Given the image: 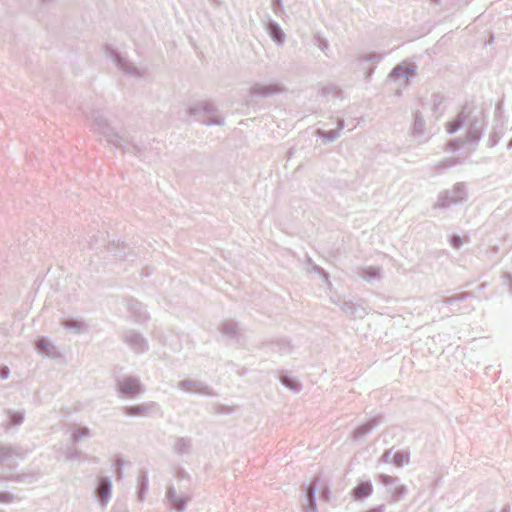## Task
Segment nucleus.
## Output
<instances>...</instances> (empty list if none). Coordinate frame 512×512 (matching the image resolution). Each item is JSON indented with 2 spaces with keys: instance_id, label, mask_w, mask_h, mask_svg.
Wrapping results in <instances>:
<instances>
[{
  "instance_id": "1",
  "label": "nucleus",
  "mask_w": 512,
  "mask_h": 512,
  "mask_svg": "<svg viewBox=\"0 0 512 512\" xmlns=\"http://www.w3.org/2000/svg\"><path fill=\"white\" fill-rule=\"evenodd\" d=\"M82 112L91 130L102 135L108 144L121 149L123 153H131L138 158L143 157L144 148L128 134L117 132L100 110L82 108Z\"/></svg>"
},
{
  "instance_id": "2",
  "label": "nucleus",
  "mask_w": 512,
  "mask_h": 512,
  "mask_svg": "<svg viewBox=\"0 0 512 512\" xmlns=\"http://www.w3.org/2000/svg\"><path fill=\"white\" fill-rule=\"evenodd\" d=\"M215 112V107L211 102L205 101L189 107L186 110L187 117H194L196 121L211 126V125H222L224 123L223 118L210 114Z\"/></svg>"
},
{
  "instance_id": "3",
  "label": "nucleus",
  "mask_w": 512,
  "mask_h": 512,
  "mask_svg": "<svg viewBox=\"0 0 512 512\" xmlns=\"http://www.w3.org/2000/svg\"><path fill=\"white\" fill-rule=\"evenodd\" d=\"M467 199V191L463 182L456 183L452 189L441 192L435 204V208H448L464 202Z\"/></svg>"
},
{
  "instance_id": "4",
  "label": "nucleus",
  "mask_w": 512,
  "mask_h": 512,
  "mask_svg": "<svg viewBox=\"0 0 512 512\" xmlns=\"http://www.w3.org/2000/svg\"><path fill=\"white\" fill-rule=\"evenodd\" d=\"M105 54L109 57L122 72L133 76V77H141L143 76V72L136 67L127 57L118 52L111 45L105 46Z\"/></svg>"
},
{
  "instance_id": "5",
  "label": "nucleus",
  "mask_w": 512,
  "mask_h": 512,
  "mask_svg": "<svg viewBox=\"0 0 512 512\" xmlns=\"http://www.w3.org/2000/svg\"><path fill=\"white\" fill-rule=\"evenodd\" d=\"M117 391L121 397L133 399L143 394L145 389L138 378L129 376L118 381Z\"/></svg>"
},
{
  "instance_id": "6",
  "label": "nucleus",
  "mask_w": 512,
  "mask_h": 512,
  "mask_svg": "<svg viewBox=\"0 0 512 512\" xmlns=\"http://www.w3.org/2000/svg\"><path fill=\"white\" fill-rule=\"evenodd\" d=\"M122 412L130 417H148L160 413V406L158 403L150 401L133 406H124Z\"/></svg>"
},
{
  "instance_id": "7",
  "label": "nucleus",
  "mask_w": 512,
  "mask_h": 512,
  "mask_svg": "<svg viewBox=\"0 0 512 512\" xmlns=\"http://www.w3.org/2000/svg\"><path fill=\"white\" fill-rule=\"evenodd\" d=\"M122 340L134 353L143 354L149 350V343L147 339L135 330H127L124 332Z\"/></svg>"
},
{
  "instance_id": "8",
  "label": "nucleus",
  "mask_w": 512,
  "mask_h": 512,
  "mask_svg": "<svg viewBox=\"0 0 512 512\" xmlns=\"http://www.w3.org/2000/svg\"><path fill=\"white\" fill-rule=\"evenodd\" d=\"M177 387L188 393H196L206 396H216L213 388L209 387L205 382L199 380L185 379L180 381Z\"/></svg>"
},
{
  "instance_id": "9",
  "label": "nucleus",
  "mask_w": 512,
  "mask_h": 512,
  "mask_svg": "<svg viewBox=\"0 0 512 512\" xmlns=\"http://www.w3.org/2000/svg\"><path fill=\"white\" fill-rule=\"evenodd\" d=\"M165 498L171 505L172 509L176 512H184L188 503L191 501V496L189 494L178 495L176 488L173 485H169L166 488Z\"/></svg>"
},
{
  "instance_id": "10",
  "label": "nucleus",
  "mask_w": 512,
  "mask_h": 512,
  "mask_svg": "<svg viewBox=\"0 0 512 512\" xmlns=\"http://www.w3.org/2000/svg\"><path fill=\"white\" fill-rule=\"evenodd\" d=\"M94 494L101 506H107L112 496L111 479L106 476L99 477Z\"/></svg>"
},
{
  "instance_id": "11",
  "label": "nucleus",
  "mask_w": 512,
  "mask_h": 512,
  "mask_svg": "<svg viewBox=\"0 0 512 512\" xmlns=\"http://www.w3.org/2000/svg\"><path fill=\"white\" fill-rule=\"evenodd\" d=\"M484 126V114L480 113L479 115L474 116L473 119H471V121L469 122L466 140L471 143L477 144L482 137Z\"/></svg>"
},
{
  "instance_id": "12",
  "label": "nucleus",
  "mask_w": 512,
  "mask_h": 512,
  "mask_svg": "<svg viewBox=\"0 0 512 512\" xmlns=\"http://www.w3.org/2000/svg\"><path fill=\"white\" fill-rule=\"evenodd\" d=\"M283 90L284 88L279 83H270L265 85L256 82L250 87V95L252 97L267 98L269 96L279 94Z\"/></svg>"
},
{
  "instance_id": "13",
  "label": "nucleus",
  "mask_w": 512,
  "mask_h": 512,
  "mask_svg": "<svg viewBox=\"0 0 512 512\" xmlns=\"http://www.w3.org/2000/svg\"><path fill=\"white\" fill-rule=\"evenodd\" d=\"M382 58H383V54L376 53V52H370V53H366V54L361 55L357 59V64L359 66H361L363 69L366 70V72H365V79L366 80H369L371 78L372 74L374 73V70H375L376 66L375 65H370L368 67H365L364 64L365 63L377 64L378 62L381 61Z\"/></svg>"
},
{
  "instance_id": "14",
  "label": "nucleus",
  "mask_w": 512,
  "mask_h": 512,
  "mask_svg": "<svg viewBox=\"0 0 512 512\" xmlns=\"http://www.w3.org/2000/svg\"><path fill=\"white\" fill-rule=\"evenodd\" d=\"M60 324L64 329L70 330L75 334L87 333L90 328L89 324L85 320L74 317L63 318Z\"/></svg>"
},
{
  "instance_id": "15",
  "label": "nucleus",
  "mask_w": 512,
  "mask_h": 512,
  "mask_svg": "<svg viewBox=\"0 0 512 512\" xmlns=\"http://www.w3.org/2000/svg\"><path fill=\"white\" fill-rule=\"evenodd\" d=\"M127 309L137 323H143L148 319V313L145 307L136 299H129L127 301Z\"/></svg>"
},
{
  "instance_id": "16",
  "label": "nucleus",
  "mask_w": 512,
  "mask_h": 512,
  "mask_svg": "<svg viewBox=\"0 0 512 512\" xmlns=\"http://www.w3.org/2000/svg\"><path fill=\"white\" fill-rule=\"evenodd\" d=\"M26 453L20 446L0 444V464L8 462L13 456L24 458Z\"/></svg>"
},
{
  "instance_id": "17",
  "label": "nucleus",
  "mask_w": 512,
  "mask_h": 512,
  "mask_svg": "<svg viewBox=\"0 0 512 512\" xmlns=\"http://www.w3.org/2000/svg\"><path fill=\"white\" fill-rule=\"evenodd\" d=\"M373 493V485L370 480L361 481L351 491V496L355 501H361Z\"/></svg>"
},
{
  "instance_id": "18",
  "label": "nucleus",
  "mask_w": 512,
  "mask_h": 512,
  "mask_svg": "<svg viewBox=\"0 0 512 512\" xmlns=\"http://www.w3.org/2000/svg\"><path fill=\"white\" fill-rule=\"evenodd\" d=\"M471 109L467 105L463 107L461 112L457 115L456 119L447 124V131L450 134L457 132L470 118Z\"/></svg>"
},
{
  "instance_id": "19",
  "label": "nucleus",
  "mask_w": 512,
  "mask_h": 512,
  "mask_svg": "<svg viewBox=\"0 0 512 512\" xmlns=\"http://www.w3.org/2000/svg\"><path fill=\"white\" fill-rule=\"evenodd\" d=\"M380 422H381V417L376 416V417H373L372 419H370L369 421L361 424L353 431V436H352L353 440L357 441L360 438L364 437L369 432H371L372 429H374L376 426H378L380 424Z\"/></svg>"
},
{
  "instance_id": "20",
  "label": "nucleus",
  "mask_w": 512,
  "mask_h": 512,
  "mask_svg": "<svg viewBox=\"0 0 512 512\" xmlns=\"http://www.w3.org/2000/svg\"><path fill=\"white\" fill-rule=\"evenodd\" d=\"M345 127L343 119L337 120V128L332 130H317V136L320 137L324 142H333L341 136V130Z\"/></svg>"
},
{
  "instance_id": "21",
  "label": "nucleus",
  "mask_w": 512,
  "mask_h": 512,
  "mask_svg": "<svg viewBox=\"0 0 512 512\" xmlns=\"http://www.w3.org/2000/svg\"><path fill=\"white\" fill-rule=\"evenodd\" d=\"M192 439L189 437H178L172 446V450L179 456L189 455L192 452Z\"/></svg>"
},
{
  "instance_id": "22",
  "label": "nucleus",
  "mask_w": 512,
  "mask_h": 512,
  "mask_svg": "<svg viewBox=\"0 0 512 512\" xmlns=\"http://www.w3.org/2000/svg\"><path fill=\"white\" fill-rule=\"evenodd\" d=\"M220 332L223 336L239 341L240 328L238 323L233 320L223 321L220 325Z\"/></svg>"
},
{
  "instance_id": "23",
  "label": "nucleus",
  "mask_w": 512,
  "mask_h": 512,
  "mask_svg": "<svg viewBox=\"0 0 512 512\" xmlns=\"http://www.w3.org/2000/svg\"><path fill=\"white\" fill-rule=\"evenodd\" d=\"M36 350L39 354L48 357H58L57 347L53 345L47 338H40L36 342Z\"/></svg>"
},
{
  "instance_id": "24",
  "label": "nucleus",
  "mask_w": 512,
  "mask_h": 512,
  "mask_svg": "<svg viewBox=\"0 0 512 512\" xmlns=\"http://www.w3.org/2000/svg\"><path fill=\"white\" fill-rule=\"evenodd\" d=\"M468 161L467 157H450L443 159L434 165L437 174L443 173L445 170L450 169L456 165L464 164Z\"/></svg>"
},
{
  "instance_id": "25",
  "label": "nucleus",
  "mask_w": 512,
  "mask_h": 512,
  "mask_svg": "<svg viewBox=\"0 0 512 512\" xmlns=\"http://www.w3.org/2000/svg\"><path fill=\"white\" fill-rule=\"evenodd\" d=\"M316 490L317 486L315 483H311L306 489V505L304 506V512H316Z\"/></svg>"
},
{
  "instance_id": "26",
  "label": "nucleus",
  "mask_w": 512,
  "mask_h": 512,
  "mask_svg": "<svg viewBox=\"0 0 512 512\" xmlns=\"http://www.w3.org/2000/svg\"><path fill=\"white\" fill-rule=\"evenodd\" d=\"M382 275V268L379 266H367L361 269L359 276L365 281L371 282L380 280Z\"/></svg>"
},
{
  "instance_id": "27",
  "label": "nucleus",
  "mask_w": 512,
  "mask_h": 512,
  "mask_svg": "<svg viewBox=\"0 0 512 512\" xmlns=\"http://www.w3.org/2000/svg\"><path fill=\"white\" fill-rule=\"evenodd\" d=\"M415 72H416V70H415L414 65L399 64L392 69L389 76L390 77H401V78L408 80L410 77L414 76Z\"/></svg>"
},
{
  "instance_id": "28",
  "label": "nucleus",
  "mask_w": 512,
  "mask_h": 512,
  "mask_svg": "<svg viewBox=\"0 0 512 512\" xmlns=\"http://www.w3.org/2000/svg\"><path fill=\"white\" fill-rule=\"evenodd\" d=\"M149 487V479L146 471L141 472L137 477V498L139 501L145 499V494Z\"/></svg>"
},
{
  "instance_id": "29",
  "label": "nucleus",
  "mask_w": 512,
  "mask_h": 512,
  "mask_svg": "<svg viewBox=\"0 0 512 512\" xmlns=\"http://www.w3.org/2000/svg\"><path fill=\"white\" fill-rule=\"evenodd\" d=\"M269 35L272 40L277 44H283L285 41V34L277 22H270L268 26Z\"/></svg>"
},
{
  "instance_id": "30",
  "label": "nucleus",
  "mask_w": 512,
  "mask_h": 512,
  "mask_svg": "<svg viewBox=\"0 0 512 512\" xmlns=\"http://www.w3.org/2000/svg\"><path fill=\"white\" fill-rule=\"evenodd\" d=\"M281 384L293 392H299L302 389V384L295 378L289 375H282L280 377Z\"/></svg>"
},
{
  "instance_id": "31",
  "label": "nucleus",
  "mask_w": 512,
  "mask_h": 512,
  "mask_svg": "<svg viewBox=\"0 0 512 512\" xmlns=\"http://www.w3.org/2000/svg\"><path fill=\"white\" fill-rule=\"evenodd\" d=\"M128 247L122 243H115V242H112L109 246H108V249L109 251L113 252V256L116 258V259H127V253H126V249Z\"/></svg>"
},
{
  "instance_id": "32",
  "label": "nucleus",
  "mask_w": 512,
  "mask_h": 512,
  "mask_svg": "<svg viewBox=\"0 0 512 512\" xmlns=\"http://www.w3.org/2000/svg\"><path fill=\"white\" fill-rule=\"evenodd\" d=\"M410 462V453L407 450L397 451L392 459V463L397 467H403L404 465L409 464Z\"/></svg>"
},
{
  "instance_id": "33",
  "label": "nucleus",
  "mask_w": 512,
  "mask_h": 512,
  "mask_svg": "<svg viewBox=\"0 0 512 512\" xmlns=\"http://www.w3.org/2000/svg\"><path fill=\"white\" fill-rule=\"evenodd\" d=\"M379 483L383 484L390 492L394 489V485L398 484L400 479L386 474H379L377 476Z\"/></svg>"
},
{
  "instance_id": "34",
  "label": "nucleus",
  "mask_w": 512,
  "mask_h": 512,
  "mask_svg": "<svg viewBox=\"0 0 512 512\" xmlns=\"http://www.w3.org/2000/svg\"><path fill=\"white\" fill-rule=\"evenodd\" d=\"M91 431L88 427H77L72 431L71 440L74 444L78 443L84 437H90Z\"/></svg>"
},
{
  "instance_id": "35",
  "label": "nucleus",
  "mask_w": 512,
  "mask_h": 512,
  "mask_svg": "<svg viewBox=\"0 0 512 512\" xmlns=\"http://www.w3.org/2000/svg\"><path fill=\"white\" fill-rule=\"evenodd\" d=\"M471 297H472L471 293H469V292H462V293H458V294H455V295H452V296L444 298L442 300V303L445 304V305L452 306L456 302L465 301V300H467L468 298H471Z\"/></svg>"
},
{
  "instance_id": "36",
  "label": "nucleus",
  "mask_w": 512,
  "mask_h": 512,
  "mask_svg": "<svg viewBox=\"0 0 512 512\" xmlns=\"http://www.w3.org/2000/svg\"><path fill=\"white\" fill-rule=\"evenodd\" d=\"M425 121L419 113H416L413 124V136L421 137L424 135Z\"/></svg>"
},
{
  "instance_id": "37",
  "label": "nucleus",
  "mask_w": 512,
  "mask_h": 512,
  "mask_svg": "<svg viewBox=\"0 0 512 512\" xmlns=\"http://www.w3.org/2000/svg\"><path fill=\"white\" fill-rule=\"evenodd\" d=\"M407 486L406 485H397L391 491V501L398 502L407 494Z\"/></svg>"
},
{
  "instance_id": "38",
  "label": "nucleus",
  "mask_w": 512,
  "mask_h": 512,
  "mask_svg": "<svg viewBox=\"0 0 512 512\" xmlns=\"http://www.w3.org/2000/svg\"><path fill=\"white\" fill-rule=\"evenodd\" d=\"M321 94L323 96H332V97H341L342 91L333 84L326 85L322 87Z\"/></svg>"
},
{
  "instance_id": "39",
  "label": "nucleus",
  "mask_w": 512,
  "mask_h": 512,
  "mask_svg": "<svg viewBox=\"0 0 512 512\" xmlns=\"http://www.w3.org/2000/svg\"><path fill=\"white\" fill-rule=\"evenodd\" d=\"M274 350L281 354H287L291 352L292 346L287 340H279L275 342Z\"/></svg>"
},
{
  "instance_id": "40",
  "label": "nucleus",
  "mask_w": 512,
  "mask_h": 512,
  "mask_svg": "<svg viewBox=\"0 0 512 512\" xmlns=\"http://www.w3.org/2000/svg\"><path fill=\"white\" fill-rule=\"evenodd\" d=\"M502 135H503L502 129L497 130L496 128H494V130L490 133L488 141H487L488 147L492 148V147L496 146L499 143Z\"/></svg>"
},
{
  "instance_id": "41",
  "label": "nucleus",
  "mask_w": 512,
  "mask_h": 512,
  "mask_svg": "<svg viewBox=\"0 0 512 512\" xmlns=\"http://www.w3.org/2000/svg\"><path fill=\"white\" fill-rule=\"evenodd\" d=\"M24 421V414L22 412H12L10 414V420L8 426L21 425Z\"/></svg>"
},
{
  "instance_id": "42",
  "label": "nucleus",
  "mask_w": 512,
  "mask_h": 512,
  "mask_svg": "<svg viewBox=\"0 0 512 512\" xmlns=\"http://www.w3.org/2000/svg\"><path fill=\"white\" fill-rule=\"evenodd\" d=\"M341 309L344 313L349 314V315H354L355 310H356V308L352 302H344L341 306Z\"/></svg>"
},
{
  "instance_id": "43",
  "label": "nucleus",
  "mask_w": 512,
  "mask_h": 512,
  "mask_svg": "<svg viewBox=\"0 0 512 512\" xmlns=\"http://www.w3.org/2000/svg\"><path fill=\"white\" fill-rule=\"evenodd\" d=\"M449 242H450L451 246L456 249H459L463 244L462 238L456 234H454L450 237Z\"/></svg>"
},
{
  "instance_id": "44",
  "label": "nucleus",
  "mask_w": 512,
  "mask_h": 512,
  "mask_svg": "<svg viewBox=\"0 0 512 512\" xmlns=\"http://www.w3.org/2000/svg\"><path fill=\"white\" fill-rule=\"evenodd\" d=\"M502 281L504 285L509 287V292L512 294V274L505 272L502 274Z\"/></svg>"
},
{
  "instance_id": "45",
  "label": "nucleus",
  "mask_w": 512,
  "mask_h": 512,
  "mask_svg": "<svg viewBox=\"0 0 512 512\" xmlns=\"http://www.w3.org/2000/svg\"><path fill=\"white\" fill-rule=\"evenodd\" d=\"M232 409L225 405H217L215 406L214 412L216 414H230L232 413Z\"/></svg>"
},
{
  "instance_id": "46",
  "label": "nucleus",
  "mask_w": 512,
  "mask_h": 512,
  "mask_svg": "<svg viewBox=\"0 0 512 512\" xmlns=\"http://www.w3.org/2000/svg\"><path fill=\"white\" fill-rule=\"evenodd\" d=\"M391 455H392V449L385 450L384 453L382 454V456L380 457L379 462H381V463L392 462L393 458H391Z\"/></svg>"
},
{
  "instance_id": "47",
  "label": "nucleus",
  "mask_w": 512,
  "mask_h": 512,
  "mask_svg": "<svg viewBox=\"0 0 512 512\" xmlns=\"http://www.w3.org/2000/svg\"><path fill=\"white\" fill-rule=\"evenodd\" d=\"M14 495L7 492H0V502L2 503H9L14 500Z\"/></svg>"
},
{
  "instance_id": "48",
  "label": "nucleus",
  "mask_w": 512,
  "mask_h": 512,
  "mask_svg": "<svg viewBox=\"0 0 512 512\" xmlns=\"http://www.w3.org/2000/svg\"><path fill=\"white\" fill-rule=\"evenodd\" d=\"M462 143V140L460 138L458 139H453L451 140L448 145H447V149L448 150H455V149H458L460 147V144Z\"/></svg>"
},
{
  "instance_id": "49",
  "label": "nucleus",
  "mask_w": 512,
  "mask_h": 512,
  "mask_svg": "<svg viewBox=\"0 0 512 512\" xmlns=\"http://www.w3.org/2000/svg\"><path fill=\"white\" fill-rule=\"evenodd\" d=\"M80 457V452L76 449L69 450L66 454L68 460H76Z\"/></svg>"
},
{
  "instance_id": "50",
  "label": "nucleus",
  "mask_w": 512,
  "mask_h": 512,
  "mask_svg": "<svg viewBox=\"0 0 512 512\" xmlns=\"http://www.w3.org/2000/svg\"><path fill=\"white\" fill-rule=\"evenodd\" d=\"M9 375H10L9 367L6 366V365H2L0 367V379L5 380V379H7L9 377Z\"/></svg>"
},
{
  "instance_id": "51",
  "label": "nucleus",
  "mask_w": 512,
  "mask_h": 512,
  "mask_svg": "<svg viewBox=\"0 0 512 512\" xmlns=\"http://www.w3.org/2000/svg\"><path fill=\"white\" fill-rule=\"evenodd\" d=\"M175 476H176V478H177L178 480H184V479H186V478H189L188 473H187L184 469H182V468H180V469H178V470L176 471Z\"/></svg>"
},
{
  "instance_id": "52",
  "label": "nucleus",
  "mask_w": 512,
  "mask_h": 512,
  "mask_svg": "<svg viewBox=\"0 0 512 512\" xmlns=\"http://www.w3.org/2000/svg\"><path fill=\"white\" fill-rule=\"evenodd\" d=\"M321 499L328 501L330 497V489L328 487H325L320 494Z\"/></svg>"
},
{
  "instance_id": "53",
  "label": "nucleus",
  "mask_w": 512,
  "mask_h": 512,
  "mask_svg": "<svg viewBox=\"0 0 512 512\" xmlns=\"http://www.w3.org/2000/svg\"><path fill=\"white\" fill-rule=\"evenodd\" d=\"M25 475H16L9 478H6L7 480L16 481V482H22L24 481Z\"/></svg>"
},
{
  "instance_id": "54",
  "label": "nucleus",
  "mask_w": 512,
  "mask_h": 512,
  "mask_svg": "<svg viewBox=\"0 0 512 512\" xmlns=\"http://www.w3.org/2000/svg\"><path fill=\"white\" fill-rule=\"evenodd\" d=\"M385 511V505H379L377 507L369 509L367 512H384Z\"/></svg>"
},
{
  "instance_id": "55",
  "label": "nucleus",
  "mask_w": 512,
  "mask_h": 512,
  "mask_svg": "<svg viewBox=\"0 0 512 512\" xmlns=\"http://www.w3.org/2000/svg\"><path fill=\"white\" fill-rule=\"evenodd\" d=\"M115 464H116V466H117V474H118V476H120V475H121V473H122L121 468H120L121 460H120V459H117V460L115 461Z\"/></svg>"
},
{
  "instance_id": "56",
  "label": "nucleus",
  "mask_w": 512,
  "mask_h": 512,
  "mask_svg": "<svg viewBox=\"0 0 512 512\" xmlns=\"http://www.w3.org/2000/svg\"><path fill=\"white\" fill-rule=\"evenodd\" d=\"M320 275L323 277L325 282L329 281V274L326 271H323Z\"/></svg>"
},
{
  "instance_id": "57",
  "label": "nucleus",
  "mask_w": 512,
  "mask_h": 512,
  "mask_svg": "<svg viewBox=\"0 0 512 512\" xmlns=\"http://www.w3.org/2000/svg\"><path fill=\"white\" fill-rule=\"evenodd\" d=\"M313 270L316 271L319 274H321L324 271L321 267H319L317 265L313 267Z\"/></svg>"
},
{
  "instance_id": "58",
  "label": "nucleus",
  "mask_w": 512,
  "mask_h": 512,
  "mask_svg": "<svg viewBox=\"0 0 512 512\" xmlns=\"http://www.w3.org/2000/svg\"><path fill=\"white\" fill-rule=\"evenodd\" d=\"M96 243H97V240H96V239H94V236H93V237H91V240H90V242H89V246H90V247H93L94 245H96Z\"/></svg>"
},
{
  "instance_id": "59",
  "label": "nucleus",
  "mask_w": 512,
  "mask_h": 512,
  "mask_svg": "<svg viewBox=\"0 0 512 512\" xmlns=\"http://www.w3.org/2000/svg\"><path fill=\"white\" fill-rule=\"evenodd\" d=\"M501 512H511L510 511V506L509 505H505Z\"/></svg>"
},
{
  "instance_id": "60",
  "label": "nucleus",
  "mask_w": 512,
  "mask_h": 512,
  "mask_svg": "<svg viewBox=\"0 0 512 512\" xmlns=\"http://www.w3.org/2000/svg\"><path fill=\"white\" fill-rule=\"evenodd\" d=\"M507 148H508V149H511V148H512V139L508 142V144H507Z\"/></svg>"
},
{
  "instance_id": "61",
  "label": "nucleus",
  "mask_w": 512,
  "mask_h": 512,
  "mask_svg": "<svg viewBox=\"0 0 512 512\" xmlns=\"http://www.w3.org/2000/svg\"><path fill=\"white\" fill-rule=\"evenodd\" d=\"M41 1L46 4V3L52 2L53 0H41Z\"/></svg>"
},
{
  "instance_id": "62",
  "label": "nucleus",
  "mask_w": 512,
  "mask_h": 512,
  "mask_svg": "<svg viewBox=\"0 0 512 512\" xmlns=\"http://www.w3.org/2000/svg\"><path fill=\"white\" fill-rule=\"evenodd\" d=\"M327 46V43H324L323 47H321V50H324V48H326Z\"/></svg>"
},
{
  "instance_id": "63",
  "label": "nucleus",
  "mask_w": 512,
  "mask_h": 512,
  "mask_svg": "<svg viewBox=\"0 0 512 512\" xmlns=\"http://www.w3.org/2000/svg\"><path fill=\"white\" fill-rule=\"evenodd\" d=\"M327 46V43H324L323 47H321V50H324V48H326Z\"/></svg>"
},
{
  "instance_id": "64",
  "label": "nucleus",
  "mask_w": 512,
  "mask_h": 512,
  "mask_svg": "<svg viewBox=\"0 0 512 512\" xmlns=\"http://www.w3.org/2000/svg\"><path fill=\"white\" fill-rule=\"evenodd\" d=\"M327 46V43H324L323 47H321V50H324V48H326Z\"/></svg>"
}]
</instances>
